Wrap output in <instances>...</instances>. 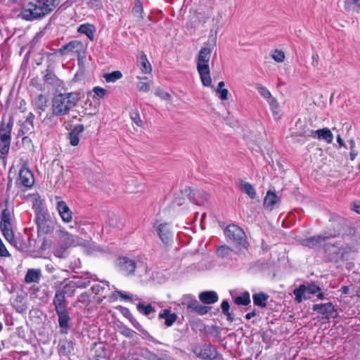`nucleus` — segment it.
<instances>
[{
	"instance_id": "obj_1",
	"label": "nucleus",
	"mask_w": 360,
	"mask_h": 360,
	"mask_svg": "<svg viewBox=\"0 0 360 360\" xmlns=\"http://www.w3.org/2000/svg\"><path fill=\"white\" fill-rule=\"evenodd\" d=\"M77 101L78 96L75 93H60L52 98L51 111L56 117L65 116L69 114Z\"/></svg>"
},
{
	"instance_id": "obj_2",
	"label": "nucleus",
	"mask_w": 360,
	"mask_h": 360,
	"mask_svg": "<svg viewBox=\"0 0 360 360\" xmlns=\"http://www.w3.org/2000/svg\"><path fill=\"white\" fill-rule=\"evenodd\" d=\"M32 209L35 214L34 221L38 229L44 233L52 231V226L50 225L51 216L41 199H35L32 203Z\"/></svg>"
},
{
	"instance_id": "obj_3",
	"label": "nucleus",
	"mask_w": 360,
	"mask_h": 360,
	"mask_svg": "<svg viewBox=\"0 0 360 360\" xmlns=\"http://www.w3.org/2000/svg\"><path fill=\"white\" fill-rule=\"evenodd\" d=\"M211 49L208 47L202 48L197 58L196 68L199 73L202 84L204 86H212V79L209 68L211 57Z\"/></svg>"
},
{
	"instance_id": "obj_4",
	"label": "nucleus",
	"mask_w": 360,
	"mask_h": 360,
	"mask_svg": "<svg viewBox=\"0 0 360 360\" xmlns=\"http://www.w3.org/2000/svg\"><path fill=\"white\" fill-rule=\"evenodd\" d=\"M47 15L49 13L42 0H37L35 3L28 2L20 13L21 18L27 21L41 19Z\"/></svg>"
},
{
	"instance_id": "obj_5",
	"label": "nucleus",
	"mask_w": 360,
	"mask_h": 360,
	"mask_svg": "<svg viewBox=\"0 0 360 360\" xmlns=\"http://www.w3.org/2000/svg\"><path fill=\"white\" fill-rule=\"evenodd\" d=\"M13 126V117H9L7 122L3 119L0 123V158L5 159L8 154L11 142V131Z\"/></svg>"
},
{
	"instance_id": "obj_6",
	"label": "nucleus",
	"mask_w": 360,
	"mask_h": 360,
	"mask_svg": "<svg viewBox=\"0 0 360 360\" xmlns=\"http://www.w3.org/2000/svg\"><path fill=\"white\" fill-rule=\"evenodd\" d=\"M153 229L165 245L168 246L172 243L174 231L170 224L157 221L153 224Z\"/></svg>"
},
{
	"instance_id": "obj_7",
	"label": "nucleus",
	"mask_w": 360,
	"mask_h": 360,
	"mask_svg": "<svg viewBox=\"0 0 360 360\" xmlns=\"http://www.w3.org/2000/svg\"><path fill=\"white\" fill-rule=\"evenodd\" d=\"M224 232L225 236L236 244L245 247V234L241 228L235 224H230L224 229Z\"/></svg>"
},
{
	"instance_id": "obj_8",
	"label": "nucleus",
	"mask_w": 360,
	"mask_h": 360,
	"mask_svg": "<svg viewBox=\"0 0 360 360\" xmlns=\"http://www.w3.org/2000/svg\"><path fill=\"white\" fill-rule=\"evenodd\" d=\"M34 184V178L32 172L23 165L20 169L18 177L16 180L17 186L22 191L31 188Z\"/></svg>"
},
{
	"instance_id": "obj_9",
	"label": "nucleus",
	"mask_w": 360,
	"mask_h": 360,
	"mask_svg": "<svg viewBox=\"0 0 360 360\" xmlns=\"http://www.w3.org/2000/svg\"><path fill=\"white\" fill-rule=\"evenodd\" d=\"M191 351L196 356L203 360H214L217 358V350L211 345H195Z\"/></svg>"
},
{
	"instance_id": "obj_10",
	"label": "nucleus",
	"mask_w": 360,
	"mask_h": 360,
	"mask_svg": "<svg viewBox=\"0 0 360 360\" xmlns=\"http://www.w3.org/2000/svg\"><path fill=\"white\" fill-rule=\"evenodd\" d=\"M184 304H186V308L190 311L202 316L208 313L211 309L210 307L202 305L196 299L186 296L184 297Z\"/></svg>"
},
{
	"instance_id": "obj_11",
	"label": "nucleus",
	"mask_w": 360,
	"mask_h": 360,
	"mask_svg": "<svg viewBox=\"0 0 360 360\" xmlns=\"http://www.w3.org/2000/svg\"><path fill=\"white\" fill-rule=\"evenodd\" d=\"M84 50L83 44L77 40H73L69 43L63 45L58 50V53L61 56L69 54L79 55Z\"/></svg>"
},
{
	"instance_id": "obj_12",
	"label": "nucleus",
	"mask_w": 360,
	"mask_h": 360,
	"mask_svg": "<svg viewBox=\"0 0 360 360\" xmlns=\"http://www.w3.org/2000/svg\"><path fill=\"white\" fill-rule=\"evenodd\" d=\"M312 309L321 314L322 319H330L335 317L336 311L330 302L325 304H316L313 305Z\"/></svg>"
},
{
	"instance_id": "obj_13",
	"label": "nucleus",
	"mask_w": 360,
	"mask_h": 360,
	"mask_svg": "<svg viewBox=\"0 0 360 360\" xmlns=\"http://www.w3.org/2000/svg\"><path fill=\"white\" fill-rule=\"evenodd\" d=\"M116 265L119 270L127 276L133 274L136 269L134 261L126 257L118 258Z\"/></svg>"
},
{
	"instance_id": "obj_14",
	"label": "nucleus",
	"mask_w": 360,
	"mask_h": 360,
	"mask_svg": "<svg viewBox=\"0 0 360 360\" xmlns=\"http://www.w3.org/2000/svg\"><path fill=\"white\" fill-rule=\"evenodd\" d=\"M56 209L62 221L65 224H69L72 221V212L63 200H58L56 202Z\"/></svg>"
},
{
	"instance_id": "obj_15",
	"label": "nucleus",
	"mask_w": 360,
	"mask_h": 360,
	"mask_svg": "<svg viewBox=\"0 0 360 360\" xmlns=\"http://www.w3.org/2000/svg\"><path fill=\"white\" fill-rule=\"evenodd\" d=\"M66 294H68L66 290H56L53 299L56 312L68 310V302L65 299Z\"/></svg>"
},
{
	"instance_id": "obj_16",
	"label": "nucleus",
	"mask_w": 360,
	"mask_h": 360,
	"mask_svg": "<svg viewBox=\"0 0 360 360\" xmlns=\"http://www.w3.org/2000/svg\"><path fill=\"white\" fill-rule=\"evenodd\" d=\"M184 193L198 205H204L208 198L207 193L203 190H192L188 187L185 188Z\"/></svg>"
},
{
	"instance_id": "obj_17",
	"label": "nucleus",
	"mask_w": 360,
	"mask_h": 360,
	"mask_svg": "<svg viewBox=\"0 0 360 360\" xmlns=\"http://www.w3.org/2000/svg\"><path fill=\"white\" fill-rule=\"evenodd\" d=\"M331 237V235H327L326 233H322L318 236H314L309 238H303L300 240V243L309 248H314L319 246L326 239Z\"/></svg>"
},
{
	"instance_id": "obj_18",
	"label": "nucleus",
	"mask_w": 360,
	"mask_h": 360,
	"mask_svg": "<svg viewBox=\"0 0 360 360\" xmlns=\"http://www.w3.org/2000/svg\"><path fill=\"white\" fill-rule=\"evenodd\" d=\"M310 136L317 138L319 140H324L328 143H332L333 140V134L328 128H323L317 130H311Z\"/></svg>"
},
{
	"instance_id": "obj_19",
	"label": "nucleus",
	"mask_w": 360,
	"mask_h": 360,
	"mask_svg": "<svg viewBox=\"0 0 360 360\" xmlns=\"http://www.w3.org/2000/svg\"><path fill=\"white\" fill-rule=\"evenodd\" d=\"M56 314L58 316V325L61 333L67 334L70 327L69 321L70 320L68 310L56 312Z\"/></svg>"
},
{
	"instance_id": "obj_20",
	"label": "nucleus",
	"mask_w": 360,
	"mask_h": 360,
	"mask_svg": "<svg viewBox=\"0 0 360 360\" xmlns=\"http://www.w3.org/2000/svg\"><path fill=\"white\" fill-rule=\"evenodd\" d=\"M178 316L174 313H171L169 309L162 310L158 314V319L165 320V325L167 327H171L176 321Z\"/></svg>"
},
{
	"instance_id": "obj_21",
	"label": "nucleus",
	"mask_w": 360,
	"mask_h": 360,
	"mask_svg": "<svg viewBox=\"0 0 360 360\" xmlns=\"http://www.w3.org/2000/svg\"><path fill=\"white\" fill-rule=\"evenodd\" d=\"M84 130V127L82 124H77L69 133L68 139L72 146H76L79 144L80 135L82 134Z\"/></svg>"
},
{
	"instance_id": "obj_22",
	"label": "nucleus",
	"mask_w": 360,
	"mask_h": 360,
	"mask_svg": "<svg viewBox=\"0 0 360 360\" xmlns=\"http://www.w3.org/2000/svg\"><path fill=\"white\" fill-rule=\"evenodd\" d=\"M77 32L80 34H85L90 41L94 40L96 27L90 23L82 24L78 28Z\"/></svg>"
},
{
	"instance_id": "obj_23",
	"label": "nucleus",
	"mask_w": 360,
	"mask_h": 360,
	"mask_svg": "<svg viewBox=\"0 0 360 360\" xmlns=\"http://www.w3.org/2000/svg\"><path fill=\"white\" fill-rule=\"evenodd\" d=\"M200 300L207 304H211L218 301V295L214 291H204L199 294Z\"/></svg>"
},
{
	"instance_id": "obj_24",
	"label": "nucleus",
	"mask_w": 360,
	"mask_h": 360,
	"mask_svg": "<svg viewBox=\"0 0 360 360\" xmlns=\"http://www.w3.org/2000/svg\"><path fill=\"white\" fill-rule=\"evenodd\" d=\"M34 115L30 112L21 126L20 131L23 134H31L34 131Z\"/></svg>"
},
{
	"instance_id": "obj_25",
	"label": "nucleus",
	"mask_w": 360,
	"mask_h": 360,
	"mask_svg": "<svg viewBox=\"0 0 360 360\" xmlns=\"http://www.w3.org/2000/svg\"><path fill=\"white\" fill-rule=\"evenodd\" d=\"M279 201L278 197L276 194L271 191H268L264 199V207L271 210L273 207Z\"/></svg>"
},
{
	"instance_id": "obj_26",
	"label": "nucleus",
	"mask_w": 360,
	"mask_h": 360,
	"mask_svg": "<svg viewBox=\"0 0 360 360\" xmlns=\"http://www.w3.org/2000/svg\"><path fill=\"white\" fill-rule=\"evenodd\" d=\"M58 347L59 354L62 356L69 355L74 349L73 342L70 340L60 342Z\"/></svg>"
},
{
	"instance_id": "obj_27",
	"label": "nucleus",
	"mask_w": 360,
	"mask_h": 360,
	"mask_svg": "<svg viewBox=\"0 0 360 360\" xmlns=\"http://www.w3.org/2000/svg\"><path fill=\"white\" fill-rule=\"evenodd\" d=\"M306 285L302 284L298 288L293 290L295 300L297 303L302 302L304 300H307L309 297L307 296Z\"/></svg>"
},
{
	"instance_id": "obj_28",
	"label": "nucleus",
	"mask_w": 360,
	"mask_h": 360,
	"mask_svg": "<svg viewBox=\"0 0 360 360\" xmlns=\"http://www.w3.org/2000/svg\"><path fill=\"white\" fill-rule=\"evenodd\" d=\"M41 271L39 269H28L25 277V281L27 283H37L39 281Z\"/></svg>"
},
{
	"instance_id": "obj_29",
	"label": "nucleus",
	"mask_w": 360,
	"mask_h": 360,
	"mask_svg": "<svg viewBox=\"0 0 360 360\" xmlns=\"http://www.w3.org/2000/svg\"><path fill=\"white\" fill-rule=\"evenodd\" d=\"M138 63H139L140 68L143 73L148 74L151 72V65L147 59L146 55L144 53L142 52L140 53Z\"/></svg>"
},
{
	"instance_id": "obj_30",
	"label": "nucleus",
	"mask_w": 360,
	"mask_h": 360,
	"mask_svg": "<svg viewBox=\"0 0 360 360\" xmlns=\"http://www.w3.org/2000/svg\"><path fill=\"white\" fill-rule=\"evenodd\" d=\"M269 296L264 292L255 293L252 295L253 302L260 307H265Z\"/></svg>"
},
{
	"instance_id": "obj_31",
	"label": "nucleus",
	"mask_w": 360,
	"mask_h": 360,
	"mask_svg": "<svg viewBox=\"0 0 360 360\" xmlns=\"http://www.w3.org/2000/svg\"><path fill=\"white\" fill-rule=\"evenodd\" d=\"M36 108L40 111H44L47 107L48 98L46 96L39 94L34 101Z\"/></svg>"
},
{
	"instance_id": "obj_32",
	"label": "nucleus",
	"mask_w": 360,
	"mask_h": 360,
	"mask_svg": "<svg viewBox=\"0 0 360 360\" xmlns=\"http://www.w3.org/2000/svg\"><path fill=\"white\" fill-rule=\"evenodd\" d=\"M44 80L45 82L51 85L58 84V79L56 75L49 70H46V74L44 76Z\"/></svg>"
},
{
	"instance_id": "obj_33",
	"label": "nucleus",
	"mask_w": 360,
	"mask_h": 360,
	"mask_svg": "<svg viewBox=\"0 0 360 360\" xmlns=\"http://www.w3.org/2000/svg\"><path fill=\"white\" fill-rule=\"evenodd\" d=\"M241 190L243 193L247 194L250 198L254 199L256 196V192L254 187L248 182L241 184Z\"/></svg>"
},
{
	"instance_id": "obj_34",
	"label": "nucleus",
	"mask_w": 360,
	"mask_h": 360,
	"mask_svg": "<svg viewBox=\"0 0 360 360\" xmlns=\"http://www.w3.org/2000/svg\"><path fill=\"white\" fill-rule=\"evenodd\" d=\"M138 311L145 316L150 315L152 312L155 311L154 307L151 304H145L144 302H139L136 305Z\"/></svg>"
},
{
	"instance_id": "obj_35",
	"label": "nucleus",
	"mask_w": 360,
	"mask_h": 360,
	"mask_svg": "<svg viewBox=\"0 0 360 360\" xmlns=\"http://www.w3.org/2000/svg\"><path fill=\"white\" fill-rule=\"evenodd\" d=\"M235 303L238 305L247 306L250 303V297L248 292H244L240 296L235 298Z\"/></svg>"
},
{
	"instance_id": "obj_36",
	"label": "nucleus",
	"mask_w": 360,
	"mask_h": 360,
	"mask_svg": "<svg viewBox=\"0 0 360 360\" xmlns=\"http://www.w3.org/2000/svg\"><path fill=\"white\" fill-rule=\"evenodd\" d=\"M122 77V74L120 71L116 70L110 73L104 75V78L107 82H115L117 80Z\"/></svg>"
},
{
	"instance_id": "obj_37",
	"label": "nucleus",
	"mask_w": 360,
	"mask_h": 360,
	"mask_svg": "<svg viewBox=\"0 0 360 360\" xmlns=\"http://www.w3.org/2000/svg\"><path fill=\"white\" fill-rule=\"evenodd\" d=\"M44 6L46 7V10L51 13L60 3L61 0H42Z\"/></svg>"
},
{
	"instance_id": "obj_38",
	"label": "nucleus",
	"mask_w": 360,
	"mask_h": 360,
	"mask_svg": "<svg viewBox=\"0 0 360 360\" xmlns=\"http://www.w3.org/2000/svg\"><path fill=\"white\" fill-rule=\"evenodd\" d=\"M271 110L274 116H277L279 114V104L275 98H271L267 101Z\"/></svg>"
},
{
	"instance_id": "obj_39",
	"label": "nucleus",
	"mask_w": 360,
	"mask_h": 360,
	"mask_svg": "<svg viewBox=\"0 0 360 360\" xmlns=\"http://www.w3.org/2000/svg\"><path fill=\"white\" fill-rule=\"evenodd\" d=\"M68 246H58L54 248L53 254L56 257L59 258H65L68 255L67 253Z\"/></svg>"
},
{
	"instance_id": "obj_40",
	"label": "nucleus",
	"mask_w": 360,
	"mask_h": 360,
	"mask_svg": "<svg viewBox=\"0 0 360 360\" xmlns=\"http://www.w3.org/2000/svg\"><path fill=\"white\" fill-rule=\"evenodd\" d=\"M257 91L259 92V94L263 97L265 99H266V101L269 100L270 98H273L272 97V95L271 94V92L269 91V90L264 86H262V85H258L257 86Z\"/></svg>"
},
{
	"instance_id": "obj_41",
	"label": "nucleus",
	"mask_w": 360,
	"mask_h": 360,
	"mask_svg": "<svg viewBox=\"0 0 360 360\" xmlns=\"http://www.w3.org/2000/svg\"><path fill=\"white\" fill-rule=\"evenodd\" d=\"M105 285L108 286V282L103 283V285L101 284H95L91 287V290L96 295H103L105 290Z\"/></svg>"
},
{
	"instance_id": "obj_42",
	"label": "nucleus",
	"mask_w": 360,
	"mask_h": 360,
	"mask_svg": "<svg viewBox=\"0 0 360 360\" xmlns=\"http://www.w3.org/2000/svg\"><path fill=\"white\" fill-rule=\"evenodd\" d=\"M143 11V5L140 0H136L133 8L134 14L139 18H142V13Z\"/></svg>"
},
{
	"instance_id": "obj_43",
	"label": "nucleus",
	"mask_w": 360,
	"mask_h": 360,
	"mask_svg": "<svg viewBox=\"0 0 360 360\" xmlns=\"http://www.w3.org/2000/svg\"><path fill=\"white\" fill-rule=\"evenodd\" d=\"M117 296H119L121 299L124 300L131 299L130 295H127L126 293H124L122 291L115 290L110 297V301L113 302V301L116 300Z\"/></svg>"
},
{
	"instance_id": "obj_44",
	"label": "nucleus",
	"mask_w": 360,
	"mask_h": 360,
	"mask_svg": "<svg viewBox=\"0 0 360 360\" xmlns=\"http://www.w3.org/2000/svg\"><path fill=\"white\" fill-rule=\"evenodd\" d=\"M271 57L275 61L281 63L285 59V54L282 51L275 49L271 55Z\"/></svg>"
},
{
	"instance_id": "obj_45",
	"label": "nucleus",
	"mask_w": 360,
	"mask_h": 360,
	"mask_svg": "<svg viewBox=\"0 0 360 360\" xmlns=\"http://www.w3.org/2000/svg\"><path fill=\"white\" fill-rule=\"evenodd\" d=\"M75 283L73 281H70L68 284L65 285L63 289H59L58 290H66L68 291L67 295H72L75 293Z\"/></svg>"
},
{
	"instance_id": "obj_46",
	"label": "nucleus",
	"mask_w": 360,
	"mask_h": 360,
	"mask_svg": "<svg viewBox=\"0 0 360 360\" xmlns=\"http://www.w3.org/2000/svg\"><path fill=\"white\" fill-rule=\"evenodd\" d=\"M130 117L137 126L141 127L142 125V121L137 110L131 111L130 112Z\"/></svg>"
},
{
	"instance_id": "obj_47",
	"label": "nucleus",
	"mask_w": 360,
	"mask_h": 360,
	"mask_svg": "<svg viewBox=\"0 0 360 360\" xmlns=\"http://www.w3.org/2000/svg\"><path fill=\"white\" fill-rule=\"evenodd\" d=\"M306 290L308 294H316V292L321 291V288L316 285H315L314 283L308 284V285H306Z\"/></svg>"
},
{
	"instance_id": "obj_48",
	"label": "nucleus",
	"mask_w": 360,
	"mask_h": 360,
	"mask_svg": "<svg viewBox=\"0 0 360 360\" xmlns=\"http://www.w3.org/2000/svg\"><path fill=\"white\" fill-rule=\"evenodd\" d=\"M150 83L140 81L136 84V88L142 92H148L150 90Z\"/></svg>"
},
{
	"instance_id": "obj_49",
	"label": "nucleus",
	"mask_w": 360,
	"mask_h": 360,
	"mask_svg": "<svg viewBox=\"0 0 360 360\" xmlns=\"http://www.w3.org/2000/svg\"><path fill=\"white\" fill-rule=\"evenodd\" d=\"M352 6H356L357 8H360V0H345V8L346 10L349 11Z\"/></svg>"
},
{
	"instance_id": "obj_50",
	"label": "nucleus",
	"mask_w": 360,
	"mask_h": 360,
	"mask_svg": "<svg viewBox=\"0 0 360 360\" xmlns=\"http://www.w3.org/2000/svg\"><path fill=\"white\" fill-rule=\"evenodd\" d=\"M2 234L4 235V236L5 237V238L6 239V240L9 243H14V240H15L16 238H15L14 236V233H13V231L12 229L11 230H8V231H2Z\"/></svg>"
},
{
	"instance_id": "obj_51",
	"label": "nucleus",
	"mask_w": 360,
	"mask_h": 360,
	"mask_svg": "<svg viewBox=\"0 0 360 360\" xmlns=\"http://www.w3.org/2000/svg\"><path fill=\"white\" fill-rule=\"evenodd\" d=\"M101 351L98 349H96L95 352L94 358L96 360H108L106 357L105 351L103 349V347H100Z\"/></svg>"
},
{
	"instance_id": "obj_52",
	"label": "nucleus",
	"mask_w": 360,
	"mask_h": 360,
	"mask_svg": "<svg viewBox=\"0 0 360 360\" xmlns=\"http://www.w3.org/2000/svg\"><path fill=\"white\" fill-rule=\"evenodd\" d=\"M11 245L21 251L24 250L26 248L25 242H23L20 238H15L14 243H12Z\"/></svg>"
},
{
	"instance_id": "obj_53",
	"label": "nucleus",
	"mask_w": 360,
	"mask_h": 360,
	"mask_svg": "<svg viewBox=\"0 0 360 360\" xmlns=\"http://www.w3.org/2000/svg\"><path fill=\"white\" fill-rule=\"evenodd\" d=\"M93 91L98 98H103L107 94V90L100 86H95Z\"/></svg>"
},
{
	"instance_id": "obj_54",
	"label": "nucleus",
	"mask_w": 360,
	"mask_h": 360,
	"mask_svg": "<svg viewBox=\"0 0 360 360\" xmlns=\"http://www.w3.org/2000/svg\"><path fill=\"white\" fill-rule=\"evenodd\" d=\"M130 321L131 323V324L133 325V326L137 329L138 330H139L140 332H141L142 333L145 334L146 333V330L142 327V326L140 324V323L134 318H131L130 319Z\"/></svg>"
},
{
	"instance_id": "obj_55",
	"label": "nucleus",
	"mask_w": 360,
	"mask_h": 360,
	"mask_svg": "<svg viewBox=\"0 0 360 360\" xmlns=\"http://www.w3.org/2000/svg\"><path fill=\"white\" fill-rule=\"evenodd\" d=\"M216 92L219 94V97L221 101L228 99L229 91L226 89H216Z\"/></svg>"
},
{
	"instance_id": "obj_56",
	"label": "nucleus",
	"mask_w": 360,
	"mask_h": 360,
	"mask_svg": "<svg viewBox=\"0 0 360 360\" xmlns=\"http://www.w3.org/2000/svg\"><path fill=\"white\" fill-rule=\"evenodd\" d=\"M120 333L127 338H133L135 334V332L133 330L127 327H123L121 329Z\"/></svg>"
},
{
	"instance_id": "obj_57",
	"label": "nucleus",
	"mask_w": 360,
	"mask_h": 360,
	"mask_svg": "<svg viewBox=\"0 0 360 360\" xmlns=\"http://www.w3.org/2000/svg\"><path fill=\"white\" fill-rule=\"evenodd\" d=\"M11 216L10 211L7 209H5L3 210L1 214V221L3 222H11Z\"/></svg>"
},
{
	"instance_id": "obj_58",
	"label": "nucleus",
	"mask_w": 360,
	"mask_h": 360,
	"mask_svg": "<svg viewBox=\"0 0 360 360\" xmlns=\"http://www.w3.org/2000/svg\"><path fill=\"white\" fill-rule=\"evenodd\" d=\"M231 252V250L230 249V248L226 245L221 246L217 250V253L221 256L228 255Z\"/></svg>"
},
{
	"instance_id": "obj_59",
	"label": "nucleus",
	"mask_w": 360,
	"mask_h": 360,
	"mask_svg": "<svg viewBox=\"0 0 360 360\" xmlns=\"http://www.w3.org/2000/svg\"><path fill=\"white\" fill-rule=\"evenodd\" d=\"M155 94L157 96L160 97V98H162L163 100L169 99L171 97V95L169 93H167L165 91L160 90V89L156 90Z\"/></svg>"
},
{
	"instance_id": "obj_60",
	"label": "nucleus",
	"mask_w": 360,
	"mask_h": 360,
	"mask_svg": "<svg viewBox=\"0 0 360 360\" xmlns=\"http://www.w3.org/2000/svg\"><path fill=\"white\" fill-rule=\"evenodd\" d=\"M91 8H100L102 6L101 0H84Z\"/></svg>"
},
{
	"instance_id": "obj_61",
	"label": "nucleus",
	"mask_w": 360,
	"mask_h": 360,
	"mask_svg": "<svg viewBox=\"0 0 360 360\" xmlns=\"http://www.w3.org/2000/svg\"><path fill=\"white\" fill-rule=\"evenodd\" d=\"M78 302L88 304L90 302L89 296L86 293H82L78 297Z\"/></svg>"
},
{
	"instance_id": "obj_62",
	"label": "nucleus",
	"mask_w": 360,
	"mask_h": 360,
	"mask_svg": "<svg viewBox=\"0 0 360 360\" xmlns=\"http://www.w3.org/2000/svg\"><path fill=\"white\" fill-rule=\"evenodd\" d=\"M64 236L65 237L67 244H68L69 245H75V239H74L72 235H71L67 232H65Z\"/></svg>"
},
{
	"instance_id": "obj_63",
	"label": "nucleus",
	"mask_w": 360,
	"mask_h": 360,
	"mask_svg": "<svg viewBox=\"0 0 360 360\" xmlns=\"http://www.w3.org/2000/svg\"><path fill=\"white\" fill-rule=\"evenodd\" d=\"M0 229L1 232L12 229L11 222H0Z\"/></svg>"
},
{
	"instance_id": "obj_64",
	"label": "nucleus",
	"mask_w": 360,
	"mask_h": 360,
	"mask_svg": "<svg viewBox=\"0 0 360 360\" xmlns=\"http://www.w3.org/2000/svg\"><path fill=\"white\" fill-rule=\"evenodd\" d=\"M221 311L224 314L229 312V303L227 300H224L221 304Z\"/></svg>"
}]
</instances>
